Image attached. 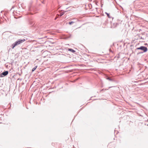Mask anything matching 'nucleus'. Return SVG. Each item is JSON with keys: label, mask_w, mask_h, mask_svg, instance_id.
<instances>
[{"label": "nucleus", "mask_w": 148, "mask_h": 148, "mask_svg": "<svg viewBox=\"0 0 148 148\" xmlns=\"http://www.w3.org/2000/svg\"><path fill=\"white\" fill-rule=\"evenodd\" d=\"M25 39H18L11 46L12 48L13 49L16 46L22 43L25 41Z\"/></svg>", "instance_id": "nucleus-1"}, {"label": "nucleus", "mask_w": 148, "mask_h": 148, "mask_svg": "<svg viewBox=\"0 0 148 148\" xmlns=\"http://www.w3.org/2000/svg\"><path fill=\"white\" fill-rule=\"evenodd\" d=\"M141 50V51L145 53L147 51L148 49L146 47L141 46L137 48L136 49V51L137 50Z\"/></svg>", "instance_id": "nucleus-2"}, {"label": "nucleus", "mask_w": 148, "mask_h": 148, "mask_svg": "<svg viewBox=\"0 0 148 148\" xmlns=\"http://www.w3.org/2000/svg\"><path fill=\"white\" fill-rule=\"evenodd\" d=\"M8 71H4L2 73H1L0 75V77H3L6 76L8 74Z\"/></svg>", "instance_id": "nucleus-3"}, {"label": "nucleus", "mask_w": 148, "mask_h": 148, "mask_svg": "<svg viewBox=\"0 0 148 148\" xmlns=\"http://www.w3.org/2000/svg\"><path fill=\"white\" fill-rule=\"evenodd\" d=\"M68 51H70L71 52L73 53H75L76 51H75V50L73 49H72L71 48H68Z\"/></svg>", "instance_id": "nucleus-4"}, {"label": "nucleus", "mask_w": 148, "mask_h": 148, "mask_svg": "<svg viewBox=\"0 0 148 148\" xmlns=\"http://www.w3.org/2000/svg\"><path fill=\"white\" fill-rule=\"evenodd\" d=\"M106 79H107L108 80H109L110 81H111V82H114V80L112 79L110 77H109L108 76H107Z\"/></svg>", "instance_id": "nucleus-5"}, {"label": "nucleus", "mask_w": 148, "mask_h": 148, "mask_svg": "<svg viewBox=\"0 0 148 148\" xmlns=\"http://www.w3.org/2000/svg\"><path fill=\"white\" fill-rule=\"evenodd\" d=\"M105 13L107 15V16L108 17V18H112V19H113V18L111 16H110L109 14L107 13V12H105Z\"/></svg>", "instance_id": "nucleus-6"}, {"label": "nucleus", "mask_w": 148, "mask_h": 148, "mask_svg": "<svg viewBox=\"0 0 148 148\" xmlns=\"http://www.w3.org/2000/svg\"><path fill=\"white\" fill-rule=\"evenodd\" d=\"M137 36H138V38L139 39H144V38H142V37L140 36V34H137L136 35Z\"/></svg>", "instance_id": "nucleus-7"}, {"label": "nucleus", "mask_w": 148, "mask_h": 148, "mask_svg": "<svg viewBox=\"0 0 148 148\" xmlns=\"http://www.w3.org/2000/svg\"><path fill=\"white\" fill-rule=\"evenodd\" d=\"M37 66H35L34 68H33L32 69V71L34 72L37 68Z\"/></svg>", "instance_id": "nucleus-8"}, {"label": "nucleus", "mask_w": 148, "mask_h": 148, "mask_svg": "<svg viewBox=\"0 0 148 148\" xmlns=\"http://www.w3.org/2000/svg\"><path fill=\"white\" fill-rule=\"evenodd\" d=\"M111 87H109V88L108 89H102V90H100V92H101V91H102L104 90H108L109 88H111Z\"/></svg>", "instance_id": "nucleus-9"}, {"label": "nucleus", "mask_w": 148, "mask_h": 148, "mask_svg": "<svg viewBox=\"0 0 148 148\" xmlns=\"http://www.w3.org/2000/svg\"><path fill=\"white\" fill-rule=\"evenodd\" d=\"M144 53V52H143L142 51H139L138 53H137V54L138 55L139 54H142V53Z\"/></svg>", "instance_id": "nucleus-10"}, {"label": "nucleus", "mask_w": 148, "mask_h": 148, "mask_svg": "<svg viewBox=\"0 0 148 148\" xmlns=\"http://www.w3.org/2000/svg\"><path fill=\"white\" fill-rule=\"evenodd\" d=\"M74 23V22L73 21H72L71 22H70L69 23V24L70 25H71L73 23Z\"/></svg>", "instance_id": "nucleus-11"}, {"label": "nucleus", "mask_w": 148, "mask_h": 148, "mask_svg": "<svg viewBox=\"0 0 148 148\" xmlns=\"http://www.w3.org/2000/svg\"><path fill=\"white\" fill-rule=\"evenodd\" d=\"M64 12H61L60 13V17L62 16L63 15H64Z\"/></svg>", "instance_id": "nucleus-12"}, {"label": "nucleus", "mask_w": 148, "mask_h": 148, "mask_svg": "<svg viewBox=\"0 0 148 148\" xmlns=\"http://www.w3.org/2000/svg\"><path fill=\"white\" fill-rule=\"evenodd\" d=\"M56 17H58V18H59L60 17V15L59 14H58L56 15Z\"/></svg>", "instance_id": "nucleus-13"}, {"label": "nucleus", "mask_w": 148, "mask_h": 148, "mask_svg": "<svg viewBox=\"0 0 148 148\" xmlns=\"http://www.w3.org/2000/svg\"><path fill=\"white\" fill-rule=\"evenodd\" d=\"M30 24L32 26L33 25L34 23L33 22H30Z\"/></svg>", "instance_id": "nucleus-14"}, {"label": "nucleus", "mask_w": 148, "mask_h": 148, "mask_svg": "<svg viewBox=\"0 0 148 148\" xmlns=\"http://www.w3.org/2000/svg\"><path fill=\"white\" fill-rule=\"evenodd\" d=\"M55 143H52L51 144V145L52 146H54V145H55Z\"/></svg>", "instance_id": "nucleus-15"}, {"label": "nucleus", "mask_w": 148, "mask_h": 148, "mask_svg": "<svg viewBox=\"0 0 148 148\" xmlns=\"http://www.w3.org/2000/svg\"><path fill=\"white\" fill-rule=\"evenodd\" d=\"M109 51H110V52H111L113 53V51H112L111 50V49H109Z\"/></svg>", "instance_id": "nucleus-16"}, {"label": "nucleus", "mask_w": 148, "mask_h": 148, "mask_svg": "<svg viewBox=\"0 0 148 148\" xmlns=\"http://www.w3.org/2000/svg\"><path fill=\"white\" fill-rule=\"evenodd\" d=\"M58 18V17H56L55 18H54L55 20H56L57 18Z\"/></svg>", "instance_id": "nucleus-17"}, {"label": "nucleus", "mask_w": 148, "mask_h": 148, "mask_svg": "<svg viewBox=\"0 0 148 148\" xmlns=\"http://www.w3.org/2000/svg\"><path fill=\"white\" fill-rule=\"evenodd\" d=\"M42 3H43V4H44V1H42Z\"/></svg>", "instance_id": "nucleus-18"}, {"label": "nucleus", "mask_w": 148, "mask_h": 148, "mask_svg": "<svg viewBox=\"0 0 148 148\" xmlns=\"http://www.w3.org/2000/svg\"><path fill=\"white\" fill-rule=\"evenodd\" d=\"M14 6H12V8H14Z\"/></svg>", "instance_id": "nucleus-19"}, {"label": "nucleus", "mask_w": 148, "mask_h": 148, "mask_svg": "<svg viewBox=\"0 0 148 148\" xmlns=\"http://www.w3.org/2000/svg\"><path fill=\"white\" fill-rule=\"evenodd\" d=\"M71 36V35H70V37H70Z\"/></svg>", "instance_id": "nucleus-20"}, {"label": "nucleus", "mask_w": 148, "mask_h": 148, "mask_svg": "<svg viewBox=\"0 0 148 148\" xmlns=\"http://www.w3.org/2000/svg\"><path fill=\"white\" fill-rule=\"evenodd\" d=\"M147 126H148V124H147Z\"/></svg>", "instance_id": "nucleus-21"}]
</instances>
